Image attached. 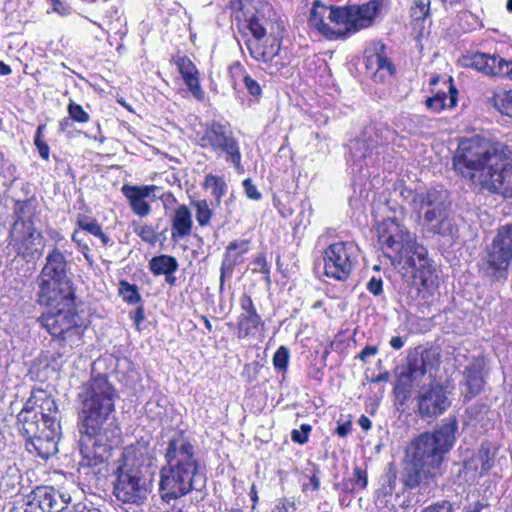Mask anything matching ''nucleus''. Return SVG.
<instances>
[{
    "instance_id": "obj_1",
    "label": "nucleus",
    "mask_w": 512,
    "mask_h": 512,
    "mask_svg": "<svg viewBox=\"0 0 512 512\" xmlns=\"http://www.w3.org/2000/svg\"><path fill=\"white\" fill-rule=\"evenodd\" d=\"M116 398L107 375L99 374L82 385L77 396L80 467L101 465L110 444L120 435L113 416Z\"/></svg>"
},
{
    "instance_id": "obj_2",
    "label": "nucleus",
    "mask_w": 512,
    "mask_h": 512,
    "mask_svg": "<svg viewBox=\"0 0 512 512\" xmlns=\"http://www.w3.org/2000/svg\"><path fill=\"white\" fill-rule=\"evenodd\" d=\"M511 155L504 143L465 138L453 157V167L471 185L512 198Z\"/></svg>"
},
{
    "instance_id": "obj_3",
    "label": "nucleus",
    "mask_w": 512,
    "mask_h": 512,
    "mask_svg": "<svg viewBox=\"0 0 512 512\" xmlns=\"http://www.w3.org/2000/svg\"><path fill=\"white\" fill-rule=\"evenodd\" d=\"M378 243L395 270L407 281L423 288V298L433 296L438 287L436 268L414 233L395 218H387L378 226Z\"/></svg>"
},
{
    "instance_id": "obj_4",
    "label": "nucleus",
    "mask_w": 512,
    "mask_h": 512,
    "mask_svg": "<svg viewBox=\"0 0 512 512\" xmlns=\"http://www.w3.org/2000/svg\"><path fill=\"white\" fill-rule=\"evenodd\" d=\"M458 430L456 417L441 421L433 432H424L416 437L408 448L412 469L406 474L404 483L408 488L428 484L429 479L440 473L445 455L452 449Z\"/></svg>"
},
{
    "instance_id": "obj_5",
    "label": "nucleus",
    "mask_w": 512,
    "mask_h": 512,
    "mask_svg": "<svg viewBox=\"0 0 512 512\" xmlns=\"http://www.w3.org/2000/svg\"><path fill=\"white\" fill-rule=\"evenodd\" d=\"M165 459L167 463L160 470L159 482L163 500L178 499L204 487L195 448L183 435L169 440Z\"/></svg>"
},
{
    "instance_id": "obj_6",
    "label": "nucleus",
    "mask_w": 512,
    "mask_h": 512,
    "mask_svg": "<svg viewBox=\"0 0 512 512\" xmlns=\"http://www.w3.org/2000/svg\"><path fill=\"white\" fill-rule=\"evenodd\" d=\"M29 398L17 416V429L26 438V449L46 460L58 451L61 426L56 402L45 397L39 406Z\"/></svg>"
},
{
    "instance_id": "obj_7",
    "label": "nucleus",
    "mask_w": 512,
    "mask_h": 512,
    "mask_svg": "<svg viewBox=\"0 0 512 512\" xmlns=\"http://www.w3.org/2000/svg\"><path fill=\"white\" fill-rule=\"evenodd\" d=\"M380 7L379 0H370L362 5L330 7L314 2L309 24L329 40H345L371 26Z\"/></svg>"
},
{
    "instance_id": "obj_8",
    "label": "nucleus",
    "mask_w": 512,
    "mask_h": 512,
    "mask_svg": "<svg viewBox=\"0 0 512 512\" xmlns=\"http://www.w3.org/2000/svg\"><path fill=\"white\" fill-rule=\"evenodd\" d=\"M403 200L423 218V228L433 234L453 237L458 229L454 217L449 210L447 192L442 189L430 188L428 190H412L403 188L400 192Z\"/></svg>"
},
{
    "instance_id": "obj_9",
    "label": "nucleus",
    "mask_w": 512,
    "mask_h": 512,
    "mask_svg": "<svg viewBox=\"0 0 512 512\" xmlns=\"http://www.w3.org/2000/svg\"><path fill=\"white\" fill-rule=\"evenodd\" d=\"M48 310L39 318L41 325L55 338L67 343L70 348L82 344V337L86 326L74 306V296L69 295V301L62 297L55 300L40 299Z\"/></svg>"
},
{
    "instance_id": "obj_10",
    "label": "nucleus",
    "mask_w": 512,
    "mask_h": 512,
    "mask_svg": "<svg viewBox=\"0 0 512 512\" xmlns=\"http://www.w3.org/2000/svg\"><path fill=\"white\" fill-rule=\"evenodd\" d=\"M512 263V224L501 226L481 259L480 272L492 282L505 281Z\"/></svg>"
},
{
    "instance_id": "obj_11",
    "label": "nucleus",
    "mask_w": 512,
    "mask_h": 512,
    "mask_svg": "<svg viewBox=\"0 0 512 512\" xmlns=\"http://www.w3.org/2000/svg\"><path fill=\"white\" fill-rule=\"evenodd\" d=\"M69 269V263L59 249L50 251L39 276V298L53 301L59 296L69 301V295L73 294L68 278Z\"/></svg>"
},
{
    "instance_id": "obj_12",
    "label": "nucleus",
    "mask_w": 512,
    "mask_h": 512,
    "mask_svg": "<svg viewBox=\"0 0 512 512\" xmlns=\"http://www.w3.org/2000/svg\"><path fill=\"white\" fill-rule=\"evenodd\" d=\"M197 144L218 156L223 155L236 169L241 167L239 143L229 124L215 120L207 122L203 131L197 133Z\"/></svg>"
},
{
    "instance_id": "obj_13",
    "label": "nucleus",
    "mask_w": 512,
    "mask_h": 512,
    "mask_svg": "<svg viewBox=\"0 0 512 512\" xmlns=\"http://www.w3.org/2000/svg\"><path fill=\"white\" fill-rule=\"evenodd\" d=\"M359 247L352 241L330 244L323 252L324 274L337 281H346L358 264Z\"/></svg>"
},
{
    "instance_id": "obj_14",
    "label": "nucleus",
    "mask_w": 512,
    "mask_h": 512,
    "mask_svg": "<svg viewBox=\"0 0 512 512\" xmlns=\"http://www.w3.org/2000/svg\"><path fill=\"white\" fill-rule=\"evenodd\" d=\"M9 233V245L26 261L38 259L44 250L43 236L30 219H22L19 211Z\"/></svg>"
},
{
    "instance_id": "obj_15",
    "label": "nucleus",
    "mask_w": 512,
    "mask_h": 512,
    "mask_svg": "<svg viewBox=\"0 0 512 512\" xmlns=\"http://www.w3.org/2000/svg\"><path fill=\"white\" fill-rule=\"evenodd\" d=\"M151 492V480L145 473L118 467L114 495L123 503L143 504Z\"/></svg>"
},
{
    "instance_id": "obj_16",
    "label": "nucleus",
    "mask_w": 512,
    "mask_h": 512,
    "mask_svg": "<svg viewBox=\"0 0 512 512\" xmlns=\"http://www.w3.org/2000/svg\"><path fill=\"white\" fill-rule=\"evenodd\" d=\"M449 384L431 383L422 387L417 395L418 413L421 418H434L443 414L451 405Z\"/></svg>"
},
{
    "instance_id": "obj_17",
    "label": "nucleus",
    "mask_w": 512,
    "mask_h": 512,
    "mask_svg": "<svg viewBox=\"0 0 512 512\" xmlns=\"http://www.w3.org/2000/svg\"><path fill=\"white\" fill-rule=\"evenodd\" d=\"M58 493L48 486L36 487L22 502L17 503L10 512H69L58 500Z\"/></svg>"
},
{
    "instance_id": "obj_18",
    "label": "nucleus",
    "mask_w": 512,
    "mask_h": 512,
    "mask_svg": "<svg viewBox=\"0 0 512 512\" xmlns=\"http://www.w3.org/2000/svg\"><path fill=\"white\" fill-rule=\"evenodd\" d=\"M271 7L268 4L258 2L257 5L245 4L241 8L244 18V26L252 35L251 40H263L270 31L274 30V23L268 16Z\"/></svg>"
},
{
    "instance_id": "obj_19",
    "label": "nucleus",
    "mask_w": 512,
    "mask_h": 512,
    "mask_svg": "<svg viewBox=\"0 0 512 512\" xmlns=\"http://www.w3.org/2000/svg\"><path fill=\"white\" fill-rule=\"evenodd\" d=\"M463 64L487 76L508 77L512 79V61L505 60L499 56L478 52L465 57Z\"/></svg>"
},
{
    "instance_id": "obj_20",
    "label": "nucleus",
    "mask_w": 512,
    "mask_h": 512,
    "mask_svg": "<svg viewBox=\"0 0 512 512\" xmlns=\"http://www.w3.org/2000/svg\"><path fill=\"white\" fill-rule=\"evenodd\" d=\"M154 451L150 441L141 438L136 443L126 447L122 454V460L119 467L128 470H138L147 474L149 467L154 461Z\"/></svg>"
},
{
    "instance_id": "obj_21",
    "label": "nucleus",
    "mask_w": 512,
    "mask_h": 512,
    "mask_svg": "<svg viewBox=\"0 0 512 512\" xmlns=\"http://www.w3.org/2000/svg\"><path fill=\"white\" fill-rule=\"evenodd\" d=\"M160 188L155 185H124L121 189L127 198L131 210L140 217H145L151 212L150 202L158 198L156 192Z\"/></svg>"
},
{
    "instance_id": "obj_22",
    "label": "nucleus",
    "mask_w": 512,
    "mask_h": 512,
    "mask_svg": "<svg viewBox=\"0 0 512 512\" xmlns=\"http://www.w3.org/2000/svg\"><path fill=\"white\" fill-rule=\"evenodd\" d=\"M239 304L241 313L237 318V336L240 339L255 337L259 330L263 328L264 322L249 295H242Z\"/></svg>"
},
{
    "instance_id": "obj_23",
    "label": "nucleus",
    "mask_w": 512,
    "mask_h": 512,
    "mask_svg": "<svg viewBox=\"0 0 512 512\" xmlns=\"http://www.w3.org/2000/svg\"><path fill=\"white\" fill-rule=\"evenodd\" d=\"M440 363V356L435 350L425 349L421 354L408 357L406 376L411 382H416L426 374L432 376Z\"/></svg>"
},
{
    "instance_id": "obj_24",
    "label": "nucleus",
    "mask_w": 512,
    "mask_h": 512,
    "mask_svg": "<svg viewBox=\"0 0 512 512\" xmlns=\"http://www.w3.org/2000/svg\"><path fill=\"white\" fill-rule=\"evenodd\" d=\"M246 45L252 58L269 62L279 53L281 39L275 31H270L263 40H247Z\"/></svg>"
},
{
    "instance_id": "obj_25",
    "label": "nucleus",
    "mask_w": 512,
    "mask_h": 512,
    "mask_svg": "<svg viewBox=\"0 0 512 512\" xmlns=\"http://www.w3.org/2000/svg\"><path fill=\"white\" fill-rule=\"evenodd\" d=\"M484 362L480 358H473L463 371L465 387L463 394L466 400H470L478 395L484 386L483 379Z\"/></svg>"
},
{
    "instance_id": "obj_26",
    "label": "nucleus",
    "mask_w": 512,
    "mask_h": 512,
    "mask_svg": "<svg viewBox=\"0 0 512 512\" xmlns=\"http://www.w3.org/2000/svg\"><path fill=\"white\" fill-rule=\"evenodd\" d=\"M192 213L185 204L179 205L171 215V240L175 243L189 237L192 233Z\"/></svg>"
},
{
    "instance_id": "obj_27",
    "label": "nucleus",
    "mask_w": 512,
    "mask_h": 512,
    "mask_svg": "<svg viewBox=\"0 0 512 512\" xmlns=\"http://www.w3.org/2000/svg\"><path fill=\"white\" fill-rule=\"evenodd\" d=\"M248 250V240L240 239L229 243L221 263L220 289L223 288L225 274L232 273L234 267L242 262V257Z\"/></svg>"
},
{
    "instance_id": "obj_28",
    "label": "nucleus",
    "mask_w": 512,
    "mask_h": 512,
    "mask_svg": "<svg viewBox=\"0 0 512 512\" xmlns=\"http://www.w3.org/2000/svg\"><path fill=\"white\" fill-rule=\"evenodd\" d=\"M230 74L233 82V87L236 89L237 85L243 83L248 93L252 96H260L262 89L259 83L251 78L240 64H236L230 68Z\"/></svg>"
},
{
    "instance_id": "obj_29",
    "label": "nucleus",
    "mask_w": 512,
    "mask_h": 512,
    "mask_svg": "<svg viewBox=\"0 0 512 512\" xmlns=\"http://www.w3.org/2000/svg\"><path fill=\"white\" fill-rule=\"evenodd\" d=\"M457 90L450 84L449 85V96L445 93H437L433 97L427 98L425 104L426 107L432 112H440L445 108H453L457 104Z\"/></svg>"
},
{
    "instance_id": "obj_30",
    "label": "nucleus",
    "mask_w": 512,
    "mask_h": 512,
    "mask_svg": "<svg viewBox=\"0 0 512 512\" xmlns=\"http://www.w3.org/2000/svg\"><path fill=\"white\" fill-rule=\"evenodd\" d=\"M77 226L89 234L99 238L104 247L112 245L110 237L103 232L101 225L96 219L86 215H78Z\"/></svg>"
},
{
    "instance_id": "obj_31",
    "label": "nucleus",
    "mask_w": 512,
    "mask_h": 512,
    "mask_svg": "<svg viewBox=\"0 0 512 512\" xmlns=\"http://www.w3.org/2000/svg\"><path fill=\"white\" fill-rule=\"evenodd\" d=\"M495 455L496 452L488 444H483L479 449L476 459L468 462L466 467L472 468L473 464H475L474 466L477 469L478 465H480L478 476L482 477L494 466Z\"/></svg>"
},
{
    "instance_id": "obj_32",
    "label": "nucleus",
    "mask_w": 512,
    "mask_h": 512,
    "mask_svg": "<svg viewBox=\"0 0 512 512\" xmlns=\"http://www.w3.org/2000/svg\"><path fill=\"white\" fill-rule=\"evenodd\" d=\"M149 268L155 275H168L173 274L178 269V263L172 256L160 255L149 261Z\"/></svg>"
},
{
    "instance_id": "obj_33",
    "label": "nucleus",
    "mask_w": 512,
    "mask_h": 512,
    "mask_svg": "<svg viewBox=\"0 0 512 512\" xmlns=\"http://www.w3.org/2000/svg\"><path fill=\"white\" fill-rule=\"evenodd\" d=\"M366 67L369 70H375L374 75L379 78H383L385 73L391 75L394 72L392 63L379 53L367 57Z\"/></svg>"
},
{
    "instance_id": "obj_34",
    "label": "nucleus",
    "mask_w": 512,
    "mask_h": 512,
    "mask_svg": "<svg viewBox=\"0 0 512 512\" xmlns=\"http://www.w3.org/2000/svg\"><path fill=\"white\" fill-rule=\"evenodd\" d=\"M368 476L367 472L359 466L354 467L352 477L344 481L342 489L345 492H356L363 490L367 487Z\"/></svg>"
},
{
    "instance_id": "obj_35",
    "label": "nucleus",
    "mask_w": 512,
    "mask_h": 512,
    "mask_svg": "<svg viewBox=\"0 0 512 512\" xmlns=\"http://www.w3.org/2000/svg\"><path fill=\"white\" fill-rule=\"evenodd\" d=\"M203 186L205 189L211 190V194L214 196L216 203L220 204L222 197L227 192V184L224 178L209 174L205 177Z\"/></svg>"
},
{
    "instance_id": "obj_36",
    "label": "nucleus",
    "mask_w": 512,
    "mask_h": 512,
    "mask_svg": "<svg viewBox=\"0 0 512 512\" xmlns=\"http://www.w3.org/2000/svg\"><path fill=\"white\" fill-rule=\"evenodd\" d=\"M483 505L476 502L464 509V512H481ZM454 506L447 500L439 501L422 509L421 512H454Z\"/></svg>"
},
{
    "instance_id": "obj_37",
    "label": "nucleus",
    "mask_w": 512,
    "mask_h": 512,
    "mask_svg": "<svg viewBox=\"0 0 512 512\" xmlns=\"http://www.w3.org/2000/svg\"><path fill=\"white\" fill-rule=\"evenodd\" d=\"M395 488V477L387 475V484H383L376 491V505L378 507H387L391 503L392 494Z\"/></svg>"
},
{
    "instance_id": "obj_38",
    "label": "nucleus",
    "mask_w": 512,
    "mask_h": 512,
    "mask_svg": "<svg viewBox=\"0 0 512 512\" xmlns=\"http://www.w3.org/2000/svg\"><path fill=\"white\" fill-rule=\"evenodd\" d=\"M132 226L134 233L140 237L142 241L150 245H155L158 241V234L153 226L136 221L132 222Z\"/></svg>"
},
{
    "instance_id": "obj_39",
    "label": "nucleus",
    "mask_w": 512,
    "mask_h": 512,
    "mask_svg": "<svg viewBox=\"0 0 512 512\" xmlns=\"http://www.w3.org/2000/svg\"><path fill=\"white\" fill-rule=\"evenodd\" d=\"M195 208V216L199 226H207L212 218L213 212L206 200H198L192 203Z\"/></svg>"
},
{
    "instance_id": "obj_40",
    "label": "nucleus",
    "mask_w": 512,
    "mask_h": 512,
    "mask_svg": "<svg viewBox=\"0 0 512 512\" xmlns=\"http://www.w3.org/2000/svg\"><path fill=\"white\" fill-rule=\"evenodd\" d=\"M175 63L184 82L198 76V70L196 66L188 57H178L175 60Z\"/></svg>"
},
{
    "instance_id": "obj_41",
    "label": "nucleus",
    "mask_w": 512,
    "mask_h": 512,
    "mask_svg": "<svg viewBox=\"0 0 512 512\" xmlns=\"http://www.w3.org/2000/svg\"><path fill=\"white\" fill-rule=\"evenodd\" d=\"M374 148H376L374 142L371 141L368 143L365 137L356 139L353 146L351 147L354 156L357 158L369 157L372 154Z\"/></svg>"
},
{
    "instance_id": "obj_42",
    "label": "nucleus",
    "mask_w": 512,
    "mask_h": 512,
    "mask_svg": "<svg viewBox=\"0 0 512 512\" xmlns=\"http://www.w3.org/2000/svg\"><path fill=\"white\" fill-rule=\"evenodd\" d=\"M120 293L124 301L130 304H136L141 300V296L137 290V287L127 282L121 283Z\"/></svg>"
},
{
    "instance_id": "obj_43",
    "label": "nucleus",
    "mask_w": 512,
    "mask_h": 512,
    "mask_svg": "<svg viewBox=\"0 0 512 512\" xmlns=\"http://www.w3.org/2000/svg\"><path fill=\"white\" fill-rule=\"evenodd\" d=\"M430 1L416 0L410 9V15L415 21L424 20L429 14Z\"/></svg>"
},
{
    "instance_id": "obj_44",
    "label": "nucleus",
    "mask_w": 512,
    "mask_h": 512,
    "mask_svg": "<svg viewBox=\"0 0 512 512\" xmlns=\"http://www.w3.org/2000/svg\"><path fill=\"white\" fill-rule=\"evenodd\" d=\"M289 363V350L285 346H280L274 356L273 365L279 371H286Z\"/></svg>"
},
{
    "instance_id": "obj_45",
    "label": "nucleus",
    "mask_w": 512,
    "mask_h": 512,
    "mask_svg": "<svg viewBox=\"0 0 512 512\" xmlns=\"http://www.w3.org/2000/svg\"><path fill=\"white\" fill-rule=\"evenodd\" d=\"M44 129H45L44 124H41L37 127L35 137H34V144L38 149L39 155L43 159L48 160L50 149H49L48 144L43 140Z\"/></svg>"
},
{
    "instance_id": "obj_46",
    "label": "nucleus",
    "mask_w": 512,
    "mask_h": 512,
    "mask_svg": "<svg viewBox=\"0 0 512 512\" xmlns=\"http://www.w3.org/2000/svg\"><path fill=\"white\" fill-rule=\"evenodd\" d=\"M67 110L72 120L79 123H86L89 121V114L84 111L81 105L71 101L68 105Z\"/></svg>"
},
{
    "instance_id": "obj_47",
    "label": "nucleus",
    "mask_w": 512,
    "mask_h": 512,
    "mask_svg": "<svg viewBox=\"0 0 512 512\" xmlns=\"http://www.w3.org/2000/svg\"><path fill=\"white\" fill-rule=\"evenodd\" d=\"M252 271L255 273H263L265 274V279L267 282H269V275H270V266L267 263L266 257L264 254H259L256 256V258L252 261Z\"/></svg>"
},
{
    "instance_id": "obj_48",
    "label": "nucleus",
    "mask_w": 512,
    "mask_h": 512,
    "mask_svg": "<svg viewBox=\"0 0 512 512\" xmlns=\"http://www.w3.org/2000/svg\"><path fill=\"white\" fill-rule=\"evenodd\" d=\"M185 84L195 99H197L198 101L204 100L205 92L202 90L200 86L198 76L185 81Z\"/></svg>"
},
{
    "instance_id": "obj_49",
    "label": "nucleus",
    "mask_w": 512,
    "mask_h": 512,
    "mask_svg": "<svg viewBox=\"0 0 512 512\" xmlns=\"http://www.w3.org/2000/svg\"><path fill=\"white\" fill-rule=\"evenodd\" d=\"M294 498H281L277 501L275 512H296Z\"/></svg>"
},
{
    "instance_id": "obj_50",
    "label": "nucleus",
    "mask_w": 512,
    "mask_h": 512,
    "mask_svg": "<svg viewBox=\"0 0 512 512\" xmlns=\"http://www.w3.org/2000/svg\"><path fill=\"white\" fill-rule=\"evenodd\" d=\"M243 188L246 196L249 199L258 201L262 198V194L258 191L257 187L252 183L251 179H245L243 181Z\"/></svg>"
},
{
    "instance_id": "obj_51",
    "label": "nucleus",
    "mask_w": 512,
    "mask_h": 512,
    "mask_svg": "<svg viewBox=\"0 0 512 512\" xmlns=\"http://www.w3.org/2000/svg\"><path fill=\"white\" fill-rule=\"evenodd\" d=\"M367 290L374 296H378L383 292V281L381 278L372 277L367 283Z\"/></svg>"
},
{
    "instance_id": "obj_52",
    "label": "nucleus",
    "mask_w": 512,
    "mask_h": 512,
    "mask_svg": "<svg viewBox=\"0 0 512 512\" xmlns=\"http://www.w3.org/2000/svg\"><path fill=\"white\" fill-rule=\"evenodd\" d=\"M6 485L8 487L14 488L16 484H18L19 480V471L16 467H9L7 470V474L3 477V481H6Z\"/></svg>"
},
{
    "instance_id": "obj_53",
    "label": "nucleus",
    "mask_w": 512,
    "mask_h": 512,
    "mask_svg": "<svg viewBox=\"0 0 512 512\" xmlns=\"http://www.w3.org/2000/svg\"><path fill=\"white\" fill-rule=\"evenodd\" d=\"M378 352L377 347L375 346H365L362 351L358 355V359L363 362H366L370 357L375 356Z\"/></svg>"
},
{
    "instance_id": "obj_54",
    "label": "nucleus",
    "mask_w": 512,
    "mask_h": 512,
    "mask_svg": "<svg viewBox=\"0 0 512 512\" xmlns=\"http://www.w3.org/2000/svg\"><path fill=\"white\" fill-rule=\"evenodd\" d=\"M502 108V113L512 118V92H509L505 95Z\"/></svg>"
},
{
    "instance_id": "obj_55",
    "label": "nucleus",
    "mask_w": 512,
    "mask_h": 512,
    "mask_svg": "<svg viewBox=\"0 0 512 512\" xmlns=\"http://www.w3.org/2000/svg\"><path fill=\"white\" fill-rule=\"evenodd\" d=\"M51 4L53 6V11L60 14V15H66L68 13V8L66 7L65 3L61 0H50Z\"/></svg>"
},
{
    "instance_id": "obj_56",
    "label": "nucleus",
    "mask_w": 512,
    "mask_h": 512,
    "mask_svg": "<svg viewBox=\"0 0 512 512\" xmlns=\"http://www.w3.org/2000/svg\"><path fill=\"white\" fill-rule=\"evenodd\" d=\"M291 439L293 442L303 445L308 441V436L303 435L300 430L294 429L291 432Z\"/></svg>"
},
{
    "instance_id": "obj_57",
    "label": "nucleus",
    "mask_w": 512,
    "mask_h": 512,
    "mask_svg": "<svg viewBox=\"0 0 512 512\" xmlns=\"http://www.w3.org/2000/svg\"><path fill=\"white\" fill-rule=\"evenodd\" d=\"M72 241L75 242L82 250H89L88 245L80 237V232L75 230L72 234Z\"/></svg>"
},
{
    "instance_id": "obj_58",
    "label": "nucleus",
    "mask_w": 512,
    "mask_h": 512,
    "mask_svg": "<svg viewBox=\"0 0 512 512\" xmlns=\"http://www.w3.org/2000/svg\"><path fill=\"white\" fill-rule=\"evenodd\" d=\"M404 344L405 340L400 336H394L389 341V345L395 350H400Z\"/></svg>"
},
{
    "instance_id": "obj_59",
    "label": "nucleus",
    "mask_w": 512,
    "mask_h": 512,
    "mask_svg": "<svg viewBox=\"0 0 512 512\" xmlns=\"http://www.w3.org/2000/svg\"><path fill=\"white\" fill-rule=\"evenodd\" d=\"M144 309L142 306L137 307V309L134 312L133 320L134 323L138 326L143 320H144Z\"/></svg>"
},
{
    "instance_id": "obj_60",
    "label": "nucleus",
    "mask_w": 512,
    "mask_h": 512,
    "mask_svg": "<svg viewBox=\"0 0 512 512\" xmlns=\"http://www.w3.org/2000/svg\"><path fill=\"white\" fill-rule=\"evenodd\" d=\"M350 430H351L350 423H346V424L339 425L336 429V432L340 437H344L350 432Z\"/></svg>"
},
{
    "instance_id": "obj_61",
    "label": "nucleus",
    "mask_w": 512,
    "mask_h": 512,
    "mask_svg": "<svg viewBox=\"0 0 512 512\" xmlns=\"http://www.w3.org/2000/svg\"><path fill=\"white\" fill-rule=\"evenodd\" d=\"M358 423L363 430H369L372 425L370 419L364 415L359 418Z\"/></svg>"
},
{
    "instance_id": "obj_62",
    "label": "nucleus",
    "mask_w": 512,
    "mask_h": 512,
    "mask_svg": "<svg viewBox=\"0 0 512 512\" xmlns=\"http://www.w3.org/2000/svg\"><path fill=\"white\" fill-rule=\"evenodd\" d=\"M12 70L9 65L5 64L4 62L0 61V76H6L11 74Z\"/></svg>"
},
{
    "instance_id": "obj_63",
    "label": "nucleus",
    "mask_w": 512,
    "mask_h": 512,
    "mask_svg": "<svg viewBox=\"0 0 512 512\" xmlns=\"http://www.w3.org/2000/svg\"><path fill=\"white\" fill-rule=\"evenodd\" d=\"M310 484L312 485V488L314 491H317L320 487V480L316 475H313L310 478Z\"/></svg>"
},
{
    "instance_id": "obj_64",
    "label": "nucleus",
    "mask_w": 512,
    "mask_h": 512,
    "mask_svg": "<svg viewBox=\"0 0 512 512\" xmlns=\"http://www.w3.org/2000/svg\"><path fill=\"white\" fill-rule=\"evenodd\" d=\"M249 495H250V498L253 501V503L256 504L258 501V495H257L256 486L254 484L251 487Z\"/></svg>"
}]
</instances>
